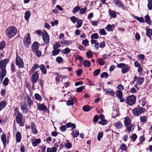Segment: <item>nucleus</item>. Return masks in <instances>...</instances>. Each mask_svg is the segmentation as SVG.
Masks as SVG:
<instances>
[{
	"instance_id": "obj_1",
	"label": "nucleus",
	"mask_w": 152,
	"mask_h": 152,
	"mask_svg": "<svg viewBox=\"0 0 152 152\" xmlns=\"http://www.w3.org/2000/svg\"><path fill=\"white\" fill-rule=\"evenodd\" d=\"M17 29L15 27L10 26L8 28L7 31V34L8 37H14L17 33Z\"/></svg>"
},
{
	"instance_id": "obj_2",
	"label": "nucleus",
	"mask_w": 152,
	"mask_h": 152,
	"mask_svg": "<svg viewBox=\"0 0 152 152\" xmlns=\"http://www.w3.org/2000/svg\"><path fill=\"white\" fill-rule=\"evenodd\" d=\"M145 110L144 108L139 107L134 109L132 110V113L134 115L139 116L143 113Z\"/></svg>"
},
{
	"instance_id": "obj_3",
	"label": "nucleus",
	"mask_w": 152,
	"mask_h": 152,
	"mask_svg": "<svg viewBox=\"0 0 152 152\" xmlns=\"http://www.w3.org/2000/svg\"><path fill=\"white\" fill-rule=\"evenodd\" d=\"M136 97L134 95H132L128 96L126 99V102L129 105H132L135 103Z\"/></svg>"
},
{
	"instance_id": "obj_4",
	"label": "nucleus",
	"mask_w": 152,
	"mask_h": 152,
	"mask_svg": "<svg viewBox=\"0 0 152 152\" xmlns=\"http://www.w3.org/2000/svg\"><path fill=\"white\" fill-rule=\"evenodd\" d=\"M22 115L20 112L18 113L16 116V121L17 123L19 124L21 126H24V123L22 121Z\"/></svg>"
},
{
	"instance_id": "obj_5",
	"label": "nucleus",
	"mask_w": 152,
	"mask_h": 152,
	"mask_svg": "<svg viewBox=\"0 0 152 152\" xmlns=\"http://www.w3.org/2000/svg\"><path fill=\"white\" fill-rule=\"evenodd\" d=\"M16 64L19 67L22 68L24 66V63L22 60L17 55L16 58Z\"/></svg>"
},
{
	"instance_id": "obj_6",
	"label": "nucleus",
	"mask_w": 152,
	"mask_h": 152,
	"mask_svg": "<svg viewBox=\"0 0 152 152\" xmlns=\"http://www.w3.org/2000/svg\"><path fill=\"white\" fill-rule=\"evenodd\" d=\"M39 78V76L37 71L35 72L32 75L31 80L33 84L36 83Z\"/></svg>"
},
{
	"instance_id": "obj_7",
	"label": "nucleus",
	"mask_w": 152,
	"mask_h": 152,
	"mask_svg": "<svg viewBox=\"0 0 152 152\" xmlns=\"http://www.w3.org/2000/svg\"><path fill=\"white\" fill-rule=\"evenodd\" d=\"M9 59L8 58L4 59L0 61V68L2 69H6V64L8 63Z\"/></svg>"
},
{
	"instance_id": "obj_8",
	"label": "nucleus",
	"mask_w": 152,
	"mask_h": 152,
	"mask_svg": "<svg viewBox=\"0 0 152 152\" xmlns=\"http://www.w3.org/2000/svg\"><path fill=\"white\" fill-rule=\"evenodd\" d=\"M37 109L40 111H46L47 110V107L43 104L37 103Z\"/></svg>"
},
{
	"instance_id": "obj_9",
	"label": "nucleus",
	"mask_w": 152,
	"mask_h": 152,
	"mask_svg": "<svg viewBox=\"0 0 152 152\" xmlns=\"http://www.w3.org/2000/svg\"><path fill=\"white\" fill-rule=\"evenodd\" d=\"M20 107L21 109L25 113H27L28 112V108L27 105L25 103H23L21 104L20 103Z\"/></svg>"
},
{
	"instance_id": "obj_10",
	"label": "nucleus",
	"mask_w": 152,
	"mask_h": 152,
	"mask_svg": "<svg viewBox=\"0 0 152 152\" xmlns=\"http://www.w3.org/2000/svg\"><path fill=\"white\" fill-rule=\"evenodd\" d=\"M113 2L115 5L118 7H121L122 9L124 10V4L120 1L118 0H114Z\"/></svg>"
},
{
	"instance_id": "obj_11",
	"label": "nucleus",
	"mask_w": 152,
	"mask_h": 152,
	"mask_svg": "<svg viewBox=\"0 0 152 152\" xmlns=\"http://www.w3.org/2000/svg\"><path fill=\"white\" fill-rule=\"evenodd\" d=\"M39 48V44L37 42L33 43L31 46V50L33 52H34Z\"/></svg>"
},
{
	"instance_id": "obj_12",
	"label": "nucleus",
	"mask_w": 152,
	"mask_h": 152,
	"mask_svg": "<svg viewBox=\"0 0 152 152\" xmlns=\"http://www.w3.org/2000/svg\"><path fill=\"white\" fill-rule=\"evenodd\" d=\"M21 134L20 132H18L16 133L15 137L16 140L17 142L19 143L20 142L21 140Z\"/></svg>"
},
{
	"instance_id": "obj_13",
	"label": "nucleus",
	"mask_w": 152,
	"mask_h": 152,
	"mask_svg": "<svg viewBox=\"0 0 152 152\" xmlns=\"http://www.w3.org/2000/svg\"><path fill=\"white\" fill-rule=\"evenodd\" d=\"M130 69V67L126 65V66L122 68L121 72L123 74H125L129 72Z\"/></svg>"
},
{
	"instance_id": "obj_14",
	"label": "nucleus",
	"mask_w": 152,
	"mask_h": 152,
	"mask_svg": "<svg viewBox=\"0 0 152 152\" xmlns=\"http://www.w3.org/2000/svg\"><path fill=\"white\" fill-rule=\"evenodd\" d=\"M104 91L106 94H107L112 96H113L115 95V91L110 88L105 89Z\"/></svg>"
},
{
	"instance_id": "obj_15",
	"label": "nucleus",
	"mask_w": 152,
	"mask_h": 152,
	"mask_svg": "<svg viewBox=\"0 0 152 152\" xmlns=\"http://www.w3.org/2000/svg\"><path fill=\"white\" fill-rule=\"evenodd\" d=\"M6 69L2 70L1 71L0 73V80L1 81H2L3 80L4 78L6 75Z\"/></svg>"
},
{
	"instance_id": "obj_16",
	"label": "nucleus",
	"mask_w": 152,
	"mask_h": 152,
	"mask_svg": "<svg viewBox=\"0 0 152 152\" xmlns=\"http://www.w3.org/2000/svg\"><path fill=\"white\" fill-rule=\"evenodd\" d=\"M31 40L30 39H23V42L25 47L28 48L29 45L31 43Z\"/></svg>"
},
{
	"instance_id": "obj_17",
	"label": "nucleus",
	"mask_w": 152,
	"mask_h": 152,
	"mask_svg": "<svg viewBox=\"0 0 152 152\" xmlns=\"http://www.w3.org/2000/svg\"><path fill=\"white\" fill-rule=\"evenodd\" d=\"M131 119L129 117H127L125 118L124 125L126 126H128L131 124Z\"/></svg>"
},
{
	"instance_id": "obj_18",
	"label": "nucleus",
	"mask_w": 152,
	"mask_h": 152,
	"mask_svg": "<svg viewBox=\"0 0 152 152\" xmlns=\"http://www.w3.org/2000/svg\"><path fill=\"white\" fill-rule=\"evenodd\" d=\"M60 42L61 44H64L67 45H69L72 43V41L71 40H67L63 39Z\"/></svg>"
},
{
	"instance_id": "obj_19",
	"label": "nucleus",
	"mask_w": 152,
	"mask_h": 152,
	"mask_svg": "<svg viewBox=\"0 0 152 152\" xmlns=\"http://www.w3.org/2000/svg\"><path fill=\"white\" fill-rule=\"evenodd\" d=\"M113 125L116 128L120 129H121L123 126V124L118 121L117 122L113 124Z\"/></svg>"
},
{
	"instance_id": "obj_20",
	"label": "nucleus",
	"mask_w": 152,
	"mask_h": 152,
	"mask_svg": "<svg viewBox=\"0 0 152 152\" xmlns=\"http://www.w3.org/2000/svg\"><path fill=\"white\" fill-rule=\"evenodd\" d=\"M144 81V79L142 77H138L137 80V83L139 85H142Z\"/></svg>"
},
{
	"instance_id": "obj_21",
	"label": "nucleus",
	"mask_w": 152,
	"mask_h": 152,
	"mask_svg": "<svg viewBox=\"0 0 152 152\" xmlns=\"http://www.w3.org/2000/svg\"><path fill=\"white\" fill-rule=\"evenodd\" d=\"M1 139L3 142L4 146H5L6 144V138L5 135L3 134L1 136Z\"/></svg>"
},
{
	"instance_id": "obj_22",
	"label": "nucleus",
	"mask_w": 152,
	"mask_h": 152,
	"mask_svg": "<svg viewBox=\"0 0 152 152\" xmlns=\"http://www.w3.org/2000/svg\"><path fill=\"white\" fill-rule=\"evenodd\" d=\"M41 140L40 139H35L34 141H32V145L34 147L36 146L38 144L40 143Z\"/></svg>"
},
{
	"instance_id": "obj_23",
	"label": "nucleus",
	"mask_w": 152,
	"mask_h": 152,
	"mask_svg": "<svg viewBox=\"0 0 152 152\" xmlns=\"http://www.w3.org/2000/svg\"><path fill=\"white\" fill-rule=\"evenodd\" d=\"M52 52V56H56L58 55L60 52V49H53Z\"/></svg>"
},
{
	"instance_id": "obj_24",
	"label": "nucleus",
	"mask_w": 152,
	"mask_h": 152,
	"mask_svg": "<svg viewBox=\"0 0 152 152\" xmlns=\"http://www.w3.org/2000/svg\"><path fill=\"white\" fill-rule=\"evenodd\" d=\"M6 104V103L4 100H3L0 103V111L5 107Z\"/></svg>"
},
{
	"instance_id": "obj_25",
	"label": "nucleus",
	"mask_w": 152,
	"mask_h": 152,
	"mask_svg": "<svg viewBox=\"0 0 152 152\" xmlns=\"http://www.w3.org/2000/svg\"><path fill=\"white\" fill-rule=\"evenodd\" d=\"M26 98L27 99V102L28 106L29 108H30V107L33 104L32 101L31 100V97L29 96H27Z\"/></svg>"
},
{
	"instance_id": "obj_26",
	"label": "nucleus",
	"mask_w": 152,
	"mask_h": 152,
	"mask_svg": "<svg viewBox=\"0 0 152 152\" xmlns=\"http://www.w3.org/2000/svg\"><path fill=\"white\" fill-rule=\"evenodd\" d=\"M109 14L110 16L113 18H115L116 17V13L115 11L110 10L109 11Z\"/></svg>"
},
{
	"instance_id": "obj_27",
	"label": "nucleus",
	"mask_w": 152,
	"mask_h": 152,
	"mask_svg": "<svg viewBox=\"0 0 152 152\" xmlns=\"http://www.w3.org/2000/svg\"><path fill=\"white\" fill-rule=\"evenodd\" d=\"M57 148L56 147L54 146L52 148H47V152H56Z\"/></svg>"
},
{
	"instance_id": "obj_28",
	"label": "nucleus",
	"mask_w": 152,
	"mask_h": 152,
	"mask_svg": "<svg viewBox=\"0 0 152 152\" xmlns=\"http://www.w3.org/2000/svg\"><path fill=\"white\" fill-rule=\"evenodd\" d=\"M93 108L88 105H86L83 106V111L86 112H88L90 110Z\"/></svg>"
},
{
	"instance_id": "obj_29",
	"label": "nucleus",
	"mask_w": 152,
	"mask_h": 152,
	"mask_svg": "<svg viewBox=\"0 0 152 152\" xmlns=\"http://www.w3.org/2000/svg\"><path fill=\"white\" fill-rule=\"evenodd\" d=\"M40 69L42 71V72L43 74H46L47 70L45 68V66L43 64H41L39 66Z\"/></svg>"
},
{
	"instance_id": "obj_30",
	"label": "nucleus",
	"mask_w": 152,
	"mask_h": 152,
	"mask_svg": "<svg viewBox=\"0 0 152 152\" xmlns=\"http://www.w3.org/2000/svg\"><path fill=\"white\" fill-rule=\"evenodd\" d=\"M39 67V65L37 64L34 65L33 67L31 68V70L29 71V73H32L36 69Z\"/></svg>"
},
{
	"instance_id": "obj_31",
	"label": "nucleus",
	"mask_w": 152,
	"mask_h": 152,
	"mask_svg": "<svg viewBox=\"0 0 152 152\" xmlns=\"http://www.w3.org/2000/svg\"><path fill=\"white\" fill-rule=\"evenodd\" d=\"M115 94L117 97L119 98L122 96L123 93L121 90H117L116 91Z\"/></svg>"
},
{
	"instance_id": "obj_32",
	"label": "nucleus",
	"mask_w": 152,
	"mask_h": 152,
	"mask_svg": "<svg viewBox=\"0 0 152 152\" xmlns=\"http://www.w3.org/2000/svg\"><path fill=\"white\" fill-rule=\"evenodd\" d=\"M145 19L146 20V22L150 25L151 23V21L150 20V18L148 15H147L145 17Z\"/></svg>"
},
{
	"instance_id": "obj_33",
	"label": "nucleus",
	"mask_w": 152,
	"mask_h": 152,
	"mask_svg": "<svg viewBox=\"0 0 152 152\" xmlns=\"http://www.w3.org/2000/svg\"><path fill=\"white\" fill-rule=\"evenodd\" d=\"M66 104L68 106H70L73 105L74 103V99L72 98V99H69L66 102Z\"/></svg>"
},
{
	"instance_id": "obj_34",
	"label": "nucleus",
	"mask_w": 152,
	"mask_h": 152,
	"mask_svg": "<svg viewBox=\"0 0 152 152\" xmlns=\"http://www.w3.org/2000/svg\"><path fill=\"white\" fill-rule=\"evenodd\" d=\"M30 16V12L29 11H26L25 13V20H28Z\"/></svg>"
},
{
	"instance_id": "obj_35",
	"label": "nucleus",
	"mask_w": 152,
	"mask_h": 152,
	"mask_svg": "<svg viewBox=\"0 0 152 152\" xmlns=\"http://www.w3.org/2000/svg\"><path fill=\"white\" fill-rule=\"evenodd\" d=\"M114 25H111L110 24H108L105 28V29L108 31H111L112 30L113 27L114 26Z\"/></svg>"
},
{
	"instance_id": "obj_36",
	"label": "nucleus",
	"mask_w": 152,
	"mask_h": 152,
	"mask_svg": "<svg viewBox=\"0 0 152 152\" xmlns=\"http://www.w3.org/2000/svg\"><path fill=\"white\" fill-rule=\"evenodd\" d=\"M83 64L85 67H88L91 65V62L87 60H84L83 63Z\"/></svg>"
},
{
	"instance_id": "obj_37",
	"label": "nucleus",
	"mask_w": 152,
	"mask_h": 152,
	"mask_svg": "<svg viewBox=\"0 0 152 152\" xmlns=\"http://www.w3.org/2000/svg\"><path fill=\"white\" fill-rule=\"evenodd\" d=\"M97 62L100 65H103L105 63L103 59L102 58H99L97 60Z\"/></svg>"
},
{
	"instance_id": "obj_38",
	"label": "nucleus",
	"mask_w": 152,
	"mask_h": 152,
	"mask_svg": "<svg viewBox=\"0 0 152 152\" xmlns=\"http://www.w3.org/2000/svg\"><path fill=\"white\" fill-rule=\"evenodd\" d=\"M146 34L149 37H150L152 35V29H149L147 30Z\"/></svg>"
},
{
	"instance_id": "obj_39",
	"label": "nucleus",
	"mask_w": 152,
	"mask_h": 152,
	"mask_svg": "<svg viewBox=\"0 0 152 152\" xmlns=\"http://www.w3.org/2000/svg\"><path fill=\"white\" fill-rule=\"evenodd\" d=\"M73 137H76L79 134V132L78 131L75 130L73 131L72 133Z\"/></svg>"
},
{
	"instance_id": "obj_40",
	"label": "nucleus",
	"mask_w": 152,
	"mask_h": 152,
	"mask_svg": "<svg viewBox=\"0 0 152 152\" xmlns=\"http://www.w3.org/2000/svg\"><path fill=\"white\" fill-rule=\"evenodd\" d=\"M56 61L58 63H61L63 62V60L61 57H58L56 58Z\"/></svg>"
},
{
	"instance_id": "obj_41",
	"label": "nucleus",
	"mask_w": 152,
	"mask_h": 152,
	"mask_svg": "<svg viewBox=\"0 0 152 152\" xmlns=\"http://www.w3.org/2000/svg\"><path fill=\"white\" fill-rule=\"evenodd\" d=\"M42 38H49L48 34L45 30H43V31Z\"/></svg>"
},
{
	"instance_id": "obj_42",
	"label": "nucleus",
	"mask_w": 152,
	"mask_h": 152,
	"mask_svg": "<svg viewBox=\"0 0 152 152\" xmlns=\"http://www.w3.org/2000/svg\"><path fill=\"white\" fill-rule=\"evenodd\" d=\"M77 25L76 26L77 28H80L82 25L83 23L82 20H77Z\"/></svg>"
},
{
	"instance_id": "obj_43",
	"label": "nucleus",
	"mask_w": 152,
	"mask_h": 152,
	"mask_svg": "<svg viewBox=\"0 0 152 152\" xmlns=\"http://www.w3.org/2000/svg\"><path fill=\"white\" fill-rule=\"evenodd\" d=\"M65 146L67 148V149H70L72 147V145L71 143L69 142H67L66 143H65L64 144Z\"/></svg>"
},
{
	"instance_id": "obj_44",
	"label": "nucleus",
	"mask_w": 152,
	"mask_h": 152,
	"mask_svg": "<svg viewBox=\"0 0 152 152\" xmlns=\"http://www.w3.org/2000/svg\"><path fill=\"white\" fill-rule=\"evenodd\" d=\"M98 123L99 124H101L103 125H104L107 124V122L106 120L104 119L103 120H101V121H99L98 122Z\"/></svg>"
},
{
	"instance_id": "obj_45",
	"label": "nucleus",
	"mask_w": 152,
	"mask_h": 152,
	"mask_svg": "<svg viewBox=\"0 0 152 152\" xmlns=\"http://www.w3.org/2000/svg\"><path fill=\"white\" fill-rule=\"evenodd\" d=\"M103 134L102 132H99L97 135V140L100 141L101 138L103 137Z\"/></svg>"
},
{
	"instance_id": "obj_46",
	"label": "nucleus",
	"mask_w": 152,
	"mask_h": 152,
	"mask_svg": "<svg viewBox=\"0 0 152 152\" xmlns=\"http://www.w3.org/2000/svg\"><path fill=\"white\" fill-rule=\"evenodd\" d=\"M35 99L41 101L42 99V97L40 95L38 94H36L34 95Z\"/></svg>"
},
{
	"instance_id": "obj_47",
	"label": "nucleus",
	"mask_w": 152,
	"mask_h": 152,
	"mask_svg": "<svg viewBox=\"0 0 152 152\" xmlns=\"http://www.w3.org/2000/svg\"><path fill=\"white\" fill-rule=\"evenodd\" d=\"M70 20L74 23H75L77 21L78 18L74 16H72L70 18Z\"/></svg>"
},
{
	"instance_id": "obj_48",
	"label": "nucleus",
	"mask_w": 152,
	"mask_h": 152,
	"mask_svg": "<svg viewBox=\"0 0 152 152\" xmlns=\"http://www.w3.org/2000/svg\"><path fill=\"white\" fill-rule=\"evenodd\" d=\"M70 51V49L68 48H66L64 49L62 51V53L64 54H67Z\"/></svg>"
},
{
	"instance_id": "obj_49",
	"label": "nucleus",
	"mask_w": 152,
	"mask_h": 152,
	"mask_svg": "<svg viewBox=\"0 0 152 152\" xmlns=\"http://www.w3.org/2000/svg\"><path fill=\"white\" fill-rule=\"evenodd\" d=\"M140 120L141 122H145L147 121V118L145 116H141L140 117Z\"/></svg>"
},
{
	"instance_id": "obj_50",
	"label": "nucleus",
	"mask_w": 152,
	"mask_h": 152,
	"mask_svg": "<svg viewBox=\"0 0 152 152\" xmlns=\"http://www.w3.org/2000/svg\"><path fill=\"white\" fill-rule=\"evenodd\" d=\"M99 33L101 35H105L106 34V33L104 29H100L99 30Z\"/></svg>"
},
{
	"instance_id": "obj_51",
	"label": "nucleus",
	"mask_w": 152,
	"mask_h": 152,
	"mask_svg": "<svg viewBox=\"0 0 152 152\" xmlns=\"http://www.w3.org/2000/svg\"><path fill=\"white\" fill-rule=\"evenodd\" d=\"M84 88V87L83 86H81L79 88H77L76 90V91L77 92H81L83 91Z\"/></svg>"
},
{
	"instance_id": "obj_52",
	"label": "nucleus",
	"mask_w": 152,
	"mask_h": 152,
	"mask_svg": "<svg viewBox=\"0 0 152 152\" xmlns=\"http://www.w3.org/2000/svg\"><path fill=\"white\" fill-rule=\"evenodd\" d=\"M126 66V64L124 63H120L117 65V67L119 68H123Z\"/></svg>"
},
{
	"instance_id": "obj_53",
	"label": "nucleus",
	"mask_w": 152,
	"mask_h": 152,
	"mask_svg": "<svg viewBox=\"0 0 152 152\" xmlns=\"http://www.w3.org/2000/svg\"><path fill=\"white\" fill-rule=\"evenodd\" d=\"M86 55L88 58H91L93 56V54L90 52H87L86 53Z\"/></svg>"
},
{
	"instance_id": "obj_54",
	"label": "nucleus",
	"mask_w": 152,
	"mask_h": 152,
	"mask_svg": "<svg viewBox=\"0 0 152 152\" xmlns=\"http://www.w3.org/2000/svg\"><path fill=\"white\" fill-rule=\"evenodd\" d=\"M80 10V7L78 6H76L75 7L72 11V12L73 13H75L77 12Z\"/></svg>"
},
{
	"instance_id": "obj_55",
	"label": "nucleus",
	"mask_w": 152,
	"mask_h": 152,
	"mask_svg": "<svg viewBox=\"0 0 152 152\" xmlns=\"http://www.w3.org/2000/svg\"><path fill=\"white\" fill-rule=\"evenodd\" d=\"M9 83V80L7 78H5L3 82V84L4 86H7V85Z\"/></svg>"
},
{
	"instance_id": "obj_56",
	"label": "nucleus",
	"mask_w": 152,
	"mask_h": 152,
	"mask_svg": "<svg viewBox=\"0 0 152 152\" xmlns=\"http://www.w3.org/2000/svg\"><path fill=\"white\" fill-rule=\"evenodd\" d=\"M126 146L125 144H123L120 147V149L124 151H125L126 150Z\"/></svg>"
},
{
	"instance_id": "obj_57",
	"label": "nucleus",
	"mask_w": 152,
	"mask_h": 152,
	"mask_svg": "<svg viewBox=\"0 0 152 152\" xmlns=\"http://www.w3.org/2000/svg\"><path fill=\"white\" fill-rule=\"evenodd\" d=\"M61 46V45L60 44L56 43L53 45V49H58V48H60Z\"/></svg>"
},
{
	"instance_id": "obj_58",
	"label": "nucleus",
	"mask_w": 152,
	"mask_h": 152,
	"mask_svg": "<svg viewBox=\"0 0 152 152\" xmlns=\"http://www.w3.org/2000/svg\"><path fill=\"white\" fill-rule=\"evenodd\" d=\"M135 18L140 22L143 23L144 22L143 18L142 17H138L136 16Z\"/></svg>"
},
{
	"instance_id": "obj_59",
	"label": "nucleus",
	"mask_w": 152,
	"mask_h": 152,
	"mask_svg": "<svg viewBox=\"0 0 152 152\" xmlns=\"http://www.w3.org/2000/svg\"><path fill=\"white\" fill-rule=\"evenodd\" d=\"M100 70L99 69L96 70L94 72V76H96L98 75L100 73Z\"/></svg>"
},
{
	"instance_id": "obj_60",
	"label": "nucleus",
	"mask_w": 152,
	"mask_h": 152,
	"mask_svg": "<svg viewBox=\"0 0 152 152\" xmlns=\"http://www.w3.org/2000/svg\"><path fill=\"white\" fill-rule=\"evenodd\" d=\"M108 76V74L106 72H104L102 74L101 76L102 78H107Z\"/></svg>"
},
{
	"instance_id": "obj_61",
	"label": "nucleus",
	"mask_w": 152,
	"mask_h": 152,
	"mask_svg": "<svg viewBox=\"0 0 152 152\" xmlns=\"http://www.w3.org/2000/svg\"><path fill=\"white\" fill-rule=\"evenodd\" d=\"M5 42L3 41L1 42L0 44V50H2L5 47Z\"/></svg>"
},
{
	"instance_id": "obj_62",
	"label": "nucleus",
	"mask_w": 152,
	"mask_h": 152,
	"mask_svg": "<svg viewBox=\"0 0 152 152\" xmlns=\"http://www.w3.org/2000/svg\"><path fill=\"white\" fill-rule=\"evenodd\" d=\"M60 129L62 132H65L66 130V127L65 125H63L60 127Z\"/></svg>"
},
{
	"instance_id": "obj_63",
	"label": "nucleus",
	"mask_w": 152,
	"mask_h": 152,
	"mask_svg": "<svg viewBox=\"0 0 152 152\" xmlns=\"http://www.w3.org/2000/svg\"><path fill=\"white\" fill-rule=\"evenodd\" d=\"M137 137V135L136 134H133L132 136V141H135L136 140V139Z\"/></svg>"
},
{
	"instance_id": "obj_64",
	"label": "nucleus",
	"mask_w": 152,
	"mask_h": 152,
	"mask_svg": "<svg viewBox=\"0 0 152 152\" xmlns=\"http://www.w3.org/2000/svg\"><path fill=\"white\" fill-rule=\"evenodd\" d=\"M87 10L86 8H84L80 9V12L81 14H83Z\"/></svg>"
}]
</instances>
